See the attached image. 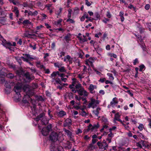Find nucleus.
<instances>
[{
    "label": "nucleus",
    "instance_id": "obj_1",
    "mask_svg": "<svg viewBox=\"0 0 151 151\" xmlns=\"http://www.w3.org/2000/svg\"><path fill=\"white\" fill-rule=\"evenodd\" d=\"M44 114L42 113L38 116L35 119V120L37 121H38L39 120L42 118V129L41 131V132L43 136H46L47 135V120L46 118L44 117Z\"/></svg>",
    "mask_w": 151,
    "mask_h": 151
},
{
    "label": "nucleus",
    "instance_id": "obj_2",
    "mask_svg": "<svg viewBox=\"0 0 151 151\" xmlns=\"http://www.w3.org/2000/svg\"><path fill=\"white\" fill-rule=\"evenodd\" d=\"M24 91L26 92V94L24 95L23 99V101L24 103L26 104L28 103V101H30L32 102V99L30 98L31 96L33 94L32 90L29 88V86L27 85H25L23 87Z\"/></svg>",
    "mask_w": 151,
    "mask_h": 151
},
{
    "label": "nucleus",
    "instance_id": "obj_3",
    "mask_svg": "<svg viewBox=\"0 0 151 151\" xmlns=\"http://www.w3.org/2000/svg\"><path fill=\"white\" fill-rule=\"evenodd\" d=\"M1 40L2 41V44L6 48L9 49L12 46H15L16 45V43L15 42H14L13 44L10 42L6 41L4 39L2 36L0 35Z\"/></svg>",
    "mask_w": 151,
    "mask_h": 151
},
{
    "label": "nucleus",
    "instance_id": "obj_4",
    "mask_svg": "<svg viewBox=\"0 0 151 151\" xmlns=\"http://www.w3.org/2000/svg\"><path fill=\"white\" fill-rule=\"evenodd\" d=\"M23 56L21 57V58L24 61L28 62L29 61L32 60H38V58L36 57L31 55L29 54H23Z\"/></svg>",
    "mask_w": 151,
    "mask_h": 151
},
{
    "label": "nucleus",
    "instance_id": "obj_5",
    "mask_svg": "<svg viewBox=\"0 0 151 151\" xmlns=\"http://www.w3.org/2000/svg\"><path fill=\"white\" fill-rule=\"evenodd\" d=\"M22 86L20 83H18L14 86V91L16 94L18 96V99H19L21 96L20 93L21 92Z\"/></svg>",
    "mask_w": 151,
    "mask_h": 151
},
{
    "label": "nucleus",
    "instance_id": "obj_6",
    "mask_svg": "<svg viewBox=\"0 0 151 151\" xmlns=\"http://www.w3.org/2000/svg\"><path fill=\"white\" fill-rule=\"evenodd\" d=\"M137 146L140 148L144 147V148H149V146L148 145L147 142L145 141L141 140L137 142Z\"/></svg>",
    "mask_w": 151,
    "mask_h": 151
},
{
    "label": "nucleus",
    "instance_id": "obj_7",
    "mask_svg": "<svg viewBox=\"0 0 151 151\" xmlns=\"http://www.w3.org/2000/svg\"><path fill=\"white\" fill-rule=\"evenodd\" d=\"M57 75H58L61 77L60 80L61 81L66 82L67 81V78L64 76V73H60L59 71L54 72L51 74L52 77H54Z\"/></svg>",
    "mask_w": 151,
    "mask_h": 151
},
{
    "label": "nucleus",
    "instance_id": "obj_8",
    "mask_svg": "<svg viewBox=\"0 0 151 151\" xmlns=\"http://www.w3.org/2000/svg\"><path fill=\"white\" fill-rule=\"evenodd\" d=\"M49 138L51 141L55 142L58 140V135L56 132H53L50 135Z\"/></svg>",
    "mask_w": 151,
    "mask_h": 151
},
{
    "label": "nucleus",
    "instance_id": "obj_9",
    "mask_svg": "<svg viewBox=\"0 0 151 151\" xmlns=\"http://www.w3.org/2000/svg\"><path fill=\"white\" fill-rule=\"evenodd\" d=\"M76 93L77 92L78 94L80 96L83 95L84 97H86L88 95V93L82 87L79 89H78V90H76Z\"/></svg>",
    "mask_w": 151,
    "mask_h": 151
},
{
    "label": "nucleus",
    "instance_id": "obj_10",
    "mask_svg": "<svg viewBox=\"0 0 151 151\" xmlns=\"http://www.w3.org/2000/svg\"><path fill=\"white\" fill-rule=\"evenodd\" d=\"M24 37H27L29 38H33L36 37V35L34 34L30 33L29 31H26L23 34Z\"/></svg>",
    "mask_w": 151,
    "mask_h": 151
},
{
    "label": "nucleus",
    "instance_id": "obj_11",
    "mask_svg": "<svg viewBox=\"0 0 151 151\" xmlns=\"http://www.w3.org/2000/svg\"><path fill=\"white\" fill-rule=\"evenodd\" d=\"M97 145L100 149H104V150L107 148L108 145L107 143H102L100 142L97 143Z\"/></svg>",
    "mask_w": 151,
    "mask_h": 151
},
{
    "label": "nucleus",
    "instance_id": "obj_12",
    "mask_svg": "<svg viewBox=\"0 0 151 151\" xmlns=\"http://www.w3.org/2000/svg\"><path fill=\"white\" fill-rule=\"evenodd\" d=\"M24 76L26 79L29 81H30L34 79V76L29 72L26 73L24 74Z\"/></svg>",
    "mask_w": 151,
    "mask_h": 151
},
{
    "label": "nucleus",
    "instance_id": "obj_13",
    "mask_svg": "<svg viewBox=\"0 0 151 151\" xmlns=\"http://www.w3.org/2000/svg\"><path fill=\"white\" fill-rule=\"evenodd\" d=\"M64 131L65 133H66L68 137L70 138V140L73 141V136L72 135V133L68 130L65 129Z\"/></svg>",
    "mask_w": 151,
    "mask_h": 151
},
{
    "label": "nucleus",
    "instance_id": "obj_14",
    "mask_svg": "<svg viewBox=\"0 0 151 151\" xmlns=\"http://www.w3.org/2000/svg\"><path fill=\"white\" fill-rule=\"evenodd\" d=\"M76 82L74 81L72 82V83L69 86V88L71 89V91L74 93H76V91L75 88L76 86Z\"/></svg>",
    "mask_w": 151,
    "mask_h": 151
},
{
    "label": "nucleus",
    "instance_id": "obj_15",
    "mask_svg": "<svg viewBox=\"0 0 151 151\" xmlns=\"http://www.w3.org/2000/svg\"><path fill=\"white\" fill-rule=\"evenodd\" d=\"M71 120L70 119L68 118L64 121V127L69 126L71 125Z\"/></svg>",
    "mask_w": 151,
    "mask_h": 151
},
{
    "label": "nucleus",
    "instance_id": "obj_16",
    "mask_svg": "<svg viewBox=\"0 0 151 151\" xmlns=\"http://www.w3.org/2000/svg\"><path fill=\"white\" fill-rule=\"evenodd\" d=\"M96 88V86L93 85L92 84H91L90 85L89 88L88 89L91 93H95V92L93 91L94 89Z\"/></svg>",
    "mask_w": 151,
    "mask_h": 151
},
{
    "label": "nucleus",
    "instance_id": "obj_17",
    "mask_svg": "<svg viewBox=\"0 0 151 151\" xmlns=\"http://www.w3.org/2000/svg\"><path fill=\"white\" fill-rule=\"evenodd\" d=\"M118 103V101L117 100V98L114 97L112 99V101L110 102V104L112 107H114L115 105L117 104Z\"/></svg>",
    "mask_w": 151,
    "mask_h": 151
},
{
    "label": "nucleus",
    "instance_id": "obj_18",
    "mask_svg": "<svg viewBox=\"0 0 151 151\" xmlns=\"http://www.w3.org/2000/svg\"><path fill=\"white\" fill-rule=\"evenodd\" d=\"M52 82H54V84L55 85H62V83L59 78H56L53 79Z\"/></svg>",
    "mask_w": 151,
    "mask_h": 151
},
{
    "label": "nucleus",
    "instance_id": "obj_19",
    "mask_svg": "<svg viewBox=\"0 0 151 151\" xmlns=\"http://www.w3.org/2000/svg\"><path fill=\"white\" fill-rule=\"evenodd\" d=\"M120 116L119 114V112L117 113L115 115L114 118V122L116 121H121V119H120Z\"/></svg>",
    "mask_w": 151,
    "mask_h": 151
},
{
    "label": "nucleus",
    "instance_id": "obj_20",
    "mask_svg": "<svg viewBox=\"0 0 151 151\" xmlns=\"http://www.w3.org/2000/svg\"><path fill=\"white\" fill-rule=\"evenodd\" d=\"M90 64V65L92 68L94 67V65L93 63L94 62V59L93 57H90L88 60Z\"/></svg>",
    "mask_w": 151,
    "mask_h": 151
},
{
    "label": "nucleus",
    "instance_id": "obj_21",
    "mask_svg": "<svg viewBox=\"0 0 151 151\" xmlns=\"http://www.w3.org/2000/svg\"><path fill=\"white\" fill-rule=\"evenodd\" d=\"M72 58L69 55H67L64 57V61L65 62L68 61L70 63L71 62Z\"/></svg>",
    "mask_w": 151,
    "mask_h": 151
},
{
    "label": "nucleus",
    "instance_id": "obj_22",
    "mask_svg": "<svg viewBox=\"0 0 151 151\" xmlns=\"http://www.w3.org/2000/svg\"><path fill=\"white\" fill-rule=\"evenodd\" d=\"M77 38L79 40L81 43H83L85 42H87L88 40L86 38H82V36H77Z\"/></svg>",
    "mask_w": 151,
    "mask_h": 151
},
{
    "label": "nucleus",
    "instance_id": "obj_23",
    "mask_svg": "<svg viewBox=\"0 0 151 151\" xmlns=\"http://www.w3.org/2000/svg\"><path fill=\"white\" fill-rule=\"evenodd\" d=\"M7 70L6 68H1V69L0 70V75L5 76L6 74Z\"/></svg>",
    "mask_w": 151,
    "mask_h": 151
},
{
    "label": "nucleus",
    "instance_id": "obj_24",
    "mask_svg": "<svg viewBox=\"0 0 151 151\" xmlns=\"http://www.w3.org/2000/svg\"><path fill=\"white\" fill-rule=\"evenodd\" d=\"M91 100L93 103L94 106H96L97 105H98L99 103V101L98 100H96L95 99H93L92 98H91Z\"/></svg>",
    "mask_w": 151,
    "mask_h": 151
},
{
    "label": "nucleus",
    "instance_id": "obj_25",
    "mask_svg": "<svg viewBox=\"0 0 151 151\" xmlns=\"http://www.w3.org/2000/svg\"><path fill=\"white\" fill-rule=\"evenodd\" d=\"M95 147L92 144H90L88 147L87 150L88 151H92L94 149Z\"/></svg>",
    "mask_w": 151,
    "mask_h": 151
},
{
    "label": "nucleus",
    "instance_id": "obj_26",
    "mask_svg": "<svg viewBox=\"0 0 151 151\" xmlns=\"http://www.w3.org/2000/svg\"><path fill=\"white\" fill-rule=\"evenodd\" d=\"M58 115L60 117H62L66 115V113L63 111L62 110L59 112L58 113Z\"/></svg>",
    "mask_w": 151,
    "mask_h": 151
},
{
    "label": "nucleus",
    "instance_id": "obj_27",
    "mask_svg": "<svg viewBox=\"0 0 151 151\" xmlns=\"http://www.w3.org/2000/svg\"><path fill=\"white\" fill-rule=\"evenodd\" d=\"M36 66H37L39 68H40V69H44L45 68L44 66L42 65L40 61H37L36 62Z\"/></svg>",
    "mask_w": 151,
    "mask_h": 151
},
{
    "label": "nucleus",
    "instance_id": "obj_28",
    "mask_svg": "<svg viewBox=\"0 0 151 151\" xmlns=\"http://www.w3.org/2000/svg\"><path fill=\"white\" fill-rule=\"evenodd\" d=\"M12 84V83H10V82L6 81L5 84V86L6 88L10 89L11 88V85Z\"/></svg>",
    "mask_w": 151,
    "mask_h": 151
},
{
    "label": "nucleus",
    "instance_id": "obj_29",
    "mask_svg": "<svg viewBox=\"0 0 151 151\" xmlns=\"http://www.w3.org/2000/svg\"><path fill=\"white\" fill-rule=\"evenodd\" d=\"M13 12L15 13L16 17H18L19 15V11L18 8L17 7H14Z\"/></svg>",
    "mask_w": 151,
    "mask_h": 151
},
{
    "label": "nucleus",
    "instance_id": "obj_30",
    "mask_svg": "<svg viewBox=\"0 0 151 151\" xmlns=\"http://www.w3.org/2000/svg\"><path fill=\"white\" fill-rule=\"evenodd\" d=\"M124 13L123 11H120L119 12V16L121 17V20L122 22H123L124 20Z\"/></svg>",
    "mask_w": 151,
    "mask_h": 151
},
{
    "label": "nucleus",
    "instance_id": "obj_31",
    "mask_svg": "<svg viewBox=\"0 0 151 151\" xmlns=\"http://www.w3.org/2000/svg\"><path fill=\"white\" fill-rule=\"evenodd\" d=\"M102 122H103L105 124H107L108 123V121L107 119L104 117V116H102L101 118V119Z\"/></svg>",
    "mask_w": 151,
    "mask_h": 151
},
{
    "label": "nucleus",
    "instance_id": "obj_32",
    "mask_svg": "<svg viewBox=\"0 0 151 151\" xmlns=\"http://www.w3.org/2000/svg\"><path fill=\"white\" fill-rule=\"evenodd\" d=\"M59 71L60 72L63 73L66 72V70L64 66H61L58 69Z\"/></svg>",
    "mask_w": 151,
    "mask_h": 151
},
{
    "label": "nucleus",
    "instance_id": "obj_33",
    "mask_svg": "<svg viewBox=\"0 0 151 151\" xmlns=\"http://www.w3.org/2000/svg\"><path fill=\"white\" fill-rule=\"evenodd\" d=\"M63 21V19H58L57 21L55 22V24L57 26L58 25H61V22Z\"/></svg>",
    "mask_w": 151,
    "mask_h": 151
},
{
    "label": "nucleus",
    "instance_id": "obj_34",
    "mask_svg": "<svg viewBox=\"0 0 151 151\" xmlns=\"http://www.w3.org/2000/svg\"><path fill=\"white\" fill-rule=\"evenodd\" d=\"M6 21V19L4 17H0V23L4 24Z\"/></svg>",
    "mask_w": 151,
    "mask_h": 151
},
{
    "label": "nucleus",
    "instance_id": "obj_35",
    "mask_svg": "<svg viewBox=\"0 0 151 151\" xmlns=\"http://www.w3.org/2000/svg\"><path fill=\"white\" fill-rule=\"evenodd\" d=\"M83 87L82 86L81 84L80 83H78L77 84H76L75 88L76 90H78V89H80L81 88Z\"/></svg>",
    "mask_w": 151,
    "mask_h": 151
},
{
    "label": "nucleus",
    "instance_id": "obj_36",
    "mask_svg": "<svg viewBox=\"0 0 151 151\" xmlns=\"http://www.w3.org/2000/svg\"><path fill=\"white\" fill-rule=\"evenodd\" d=\"M107 75L109 77V79L111 80H113L114 78L112 74L110 73H107Z\"/></svg>",
    "mask_w": 151,
    "mask_h": 151
},
{
    "label": "nucleus",
    "instance_id": "obj_37",
    "mask_svg": "<svg viewBox=\"0 0 151 151\" xmlns=\"http://www.w3.org/2000/svg\"><path fill=\"white\" fill-rule=\"evenodd\" d=\"M7 77L10 79H12L14 77L13 74L11 73H9L6 75Z\"/></svg>",
    "mask_w": 151,
    "mask_h": 151
},
{
    "label": "nucleus",
    "instance_id": "obj_38",
    "mask_svg": "<svg viewBox=\"0 0 151 151\" xmlns=\"http://www.w3.org/2000/svg\"><path fill=\"white\" fill-rule=\"evenodd\" d=\"M22 24L24 25H28L31 24V22L28 20H25L22 22Z\"/></svg>",
    "mask_w": 151,
    "mask_h": 151
},
{
    "label": "nucleus",
    "instance_id": "obj_39",
    "mask_svg": "<svg viewBox=\"0 0 151 151\" xmlns=\"http://www.w3.org/2000/svg\"><path fill=\"white\" fill-rule=\"evenodd\" d=\"M85 4L88 6H90L93 3L92 1H89L88 0H85Z\"/></svg>",
    "mask_w": 151,
    "mask_h": 151
},
{
    "label": "nucleus",
    "instance_id": "obj_40",
    "mask_svg": "<svg viewBox=\"0 0 151 151\" xmlns=\"http://www.w3.org/2000/svg\"><path fill=\"white\" fill-rule=\"evenodd\" d=\"M62 64L61 63H59L58 62L55 63L54 65L56 67L58 68H60L62 65Z\"/></svg>",
    "mask_w": 151,
    "mask_h": 151
},
{
    "label": "nucleus",
    "instance_id": "obj_41",
    "mask_svg": "<svg viewBox=\"0 0 151 151\" xmlns=\"http://www.w3.org/2000/svg\"><path fill=\"white\" fill-rule=\"evenodd\" d=\"M95 14L96 16V19H95V20H97L99 19H100V15L99 14V13L98 12L96 13Z\"/></svg>",
    "mask_w": 151,
    "mask_h": 151
},
{
    "label": "nucleus",
    "instance_id": "obj_42",
    "mask_svg": "<svg viewBox=\"0 0 151 151\" xmlns=\"http://www.w3.org/2000/svg\"><path fill=\"white\" fill-rule=\"evenodd\" d=\"M70 38V35L68 34L64 37V39L67 42L69 40Z\"/></svg>",
    "mask_w": 151,
    "mask_h": 151
},
{
    "label": "nucleus",
    "instance_id": "obj_43",
    "mask_svg": "<svg viewBox=\"0 0 151 151\" xmlns=\"http://www.w3.org/2000/svg\"><path fill=\"white\" fill-rule=\"evenodd\" d=\"M108 55L111 57H113L114 58H116L117 57L116 55L112 53H109L108 54Z\"/></svg>",
    "mask_w": 151,
    "mask_h": 151
},
{
    "label": "nucleus",
    "instance_id": "obj_44",
    "mask_svg": "<svg viewBox=\"0 0 151 151\" xmlns=\"http://www.w3.org/2000/svg\"><path fill=\"white\" fill-rule=\"evenodd\" d=\"M88 108H90L91 107H92L93 108H94V106L92 102L91 101V102L88 105Z\"/></svg>",
    "mask_w": 151,
    "mask_h": 151
},
{
    "label": "nucleus",
    "instance_id": "obj_45",
    "mask_svg": "<svg viewBox=\"0 0 151 151\" xmlns=\"http://www.w3.org/2000/svg\"><path fill=\"white\" fill-rule=\"evenodd\" d=\"M99 127V124L97 123L96 124H94L93 126H92V130H94V129H98Z\"/></svg>",
    "mask_w": 151,
    "mask_h": 151
},
{
    "label": "nucleus",
    "instance_id": "obj_46",
    "mask_svg": "<svg viewBox=\"0 0 151 151\" xmlns=\"http://www.w3.org/2000/svg\"><path fill=\"white\" fill-rule=\"evenodd\" d=\"M65 54V52H64L62 51L60 53L58 54V55L60 56V58L62 57L63 56H64Z\"/></svg>",
    "mask_w": 151,
    "mask_h": 151
},
{
    "label": "nucleus",
    "instance_id": "obj_47",
    "mask_svg": "<svg viewBox=\"0 0 151 151\" xmlns=\"http://www.w3.org/2000/svg\"><path fill=\"white\" fill-rule=\"evenodd\" d=\"M92 126L91 124H90L88 126V128H87V131H88L90 130H91V131H93V130H92Z\"/></svg>",
    "mask_w": 151,
    "mask_h": 151
},
{
    "label": "nucleus",
    "instance_id": "obj_48",
    "mask_svg": "<svg viewBox=\"0 0 151 151\" xmlns=\"http://www.w3.org/2000/svg\"><path fill=\"white\" fill-rule=\"evenodd\" d=\"M82 111L81 112V115L83 116H84L87 115V114L86 113V112L83 110V109H82Z\"/></svg>",
    "mask_w": 151,
    "mask_h": 151
},
{
    "label": "nucleus",
    "instance_id": "obj_49",
    "mask_svg": "<svg viewBox=\"0 0 151 151\" xmlns=\"http://www.w3.org/2000/svg\"><path fill=\"white\" fill-rule=\"evenodd\" d=\"M67 22H69L70 23H74L75 22V21L70 18H68L67 20Z\"/></svg>",
    "mask_w": 151,
    "mask_h": 151
},
{
    "label": "nucleus",
    "instance_id": "obj_50",
    "mask_svg": "<svg viewBox=\"0 0 151 151\" xmlns=\"http://www.w3.org/2000/svg\"><path fill=\"white\" fill-rule=\"evenodd\" d=\"M138 128L140 131H142L143 130L144 128V126L142 124H139Z\"/></svg>",
    "mask_w": 151,
    "mask_h": 151
},
{
    "label": "nucleus",
    "instance_id": "obj_51",
    "mask_svg": "<svg viewBox=\"0 0 151 151\" xmlns=\"http://www.w3.org/2000/svg\"><path fill=\"white\" fill-rule=\"evenodd\" d=\"M106 16L109 18H110L111 17V15L110 14L109 11H108L106 12Z\"/></svg>",
    "mask_w": 151,
    "mask_h": 151
},
{
    "label": "nucleus",
    "instance_id": "obj_52",
    "mask_svg": "<svg viewBox=\"0 0 151 151\" xmlns=\"http://www.w3.org/2000/svg\"><path fill=\"white\" fill-rule=\"evenodd\" d=\"M141 47L143 51H146V47L145 45L143 44L142 43V44H141Z\"/></svg>",
    "mask_w": 151,
    "mask_h": 151
},
{
    "label": "nucleus",
    "instance_id": "obj_53",
    "mask_svg": "<svg viewBox=\"0 0 151 151\" xmlns=\"http://www.w3.org/2000/svg\"><path fill=\"white\" fill-rule=\"evenodd\" d=\"M52 125L51 124L48 125V132L52 130Z\"/></svg>",
    "mask_w": 151,
    "mask_h": 151
},
{
    "label": "nucleus",
    "instance_id": "obj_54",
    "mask_svg": "<svg viewBox=\"0 0 151 151\" xmlns=\"http://www.w3.org/2000/svg\"><path fill=\"white\" fill-rule=\"evenodd\" d=\"M62 10V8H60L59 9V10H58L56 13V14L57 15H58V16H59L61 13V12Z\"/></svg>",
    "mask_w": 151,
    "mask_h": 151
},
{
    "label": "nucleus",
    "instance_id": "obj_55",
    "mask_svg": "<svg viewBox=\"0 0 151 151\" xmlns=\"http://www.w3.org/2000/svg\"><path fill=\"white\" fill-rule=\"evenodd\" d=\"M29 47L33 50H35L36 49V45L34 43H33V45L32 44H30L29 45Z\"/></svg>",
    "mask_w": 151,
    "mask_h": 151
},
{
    "label": "nucleus",
    "instance_id": "obj_56",
    "mask_svg": "<svg viewBox=\"0 0 151 151\" xmlns=\"http://www.w3.org/2000/svg\"><path fill=\"white\" fill-rule=\"evenodd\" d=\"M84 96L83 97H81V99L82 101H84L83 104H86L87 102V101L86 98L84 97Z\"/></svg>",
    "mask_w": 151,
    "mask_h": 151
},
{
    "label": "nucleus",
    "instance_id": "obj_57",
    "mask_svg": "<svg viewBox=\"0 0 151 151\" xmlns=\"http://www.w3.org/2000/svg\"><path fill=\"white\" fill-rule=\"evenodd\" d=\"M110 133L108 135V137L112 138L114 137V134L111 131L109 132Z\"/></svg>",
    "mask_w": 151,
    "mask_h": 151
},
{
    "label": "nucleus",
    "instance_id": "obj_58",
    "mask_svg": "<svg viewBox=\"0 0 151 151\" xmlns=\"http://www.w3.org/2000/svg\"><path fill=\"white\" fill-rule=\"evenodd\" d=\"M57 30H58L59 31H61L62 33H63L65 30V29L62 28H59L57 29Z\"/></svg>",
    "mask_w": 151,
    "mask_h": 151
},
{
    "label": "nucleus",
    "instance_id": "obj_59",
    "mask_svg": "<svg viewBox=\"0 0 151 151\" xmlns=\"http://www.w3.org/2000/svg\"><path fill=\"white\" fill-rule=\"evenodd\" d=\"M139 71H142L143 69L145 67V66L143 65H142L139 66Z\"/></svg>",
    "mask_w": 151,
    "mask_h": 151
},
{
    "label": "nucleus",
    "instance_id": "obj_60",
    "mask_svg": "<svg viewBox=\"0 0 151 151\" xmlns=\"http://www.w3.org/2000/svg\"><path fill=\"white\" fill-rule=\"evenodd\" d=\"M148 121L149 122L148 126L150 128H151V117L150 118L148 119Z\"/></svg>",
    "mask_w": 151,
    "mask_h": 151
},
{
    "label": "nucleus",
    "instance_id": "obj_61",
    "mask_svg": "<svg viewBox=\"0 0 151 151\" xmlns=\"http://www.w3.org/2000/svg\"><path fill=\"white\" fill-rule=\"evenodd\" d=\"M93 112L96 116H98L99 114V111L96 110H95L93 111Z\"/></svg>",
    "mask_w": 151,
    "mask_h": 151
},
{
    "label": "nucleus",
    "instance_id": "obj_62",
    "mask_svg": "<svg viewBox=\"0 0 151 151\" xmlns=\"http://www.w3.org/2000/svg\"><path fill=\"white\" fill-rule=\"evenodd\" d=\"M109 21V19L108 18H104V19L103 20V22L105 23H106L107 22Z\"/></svg>",
    "mask_w": 151,
    "mask_h": 151
},
{
    "label": "nucleus",
    "instance_id": "obj_63",
    "mask_svg": "<svg viewBox=\"0 0 151 151\" xmlns=\"http://www.w3.org/2000/svg\"><path fill=\"white\" fill-rule=\"evenodd\" d=\"M83 16L85 18L87 19H88L89 17L88 15L87 14L86 12L84 13L83 14Z\"/></svg>",
    "mask_w": 151,
    "mask_h": 151
},
{
    "label": "nucleus",
    "instance_id": "obj_64",
    "mask_svg": "<svg viewBox=\"0 0 151 151\" xmlns=\"http://www.w3.org/2000/svg\"><path fill=\"white\" fill-rule=\"evenodd\" d=\"M112 138L108 137L106 139V140L107 141L108 143H109L111 142V140Z\"/></svg>",
    "mask_w": 151,
    "mask_h": 151
}]
</instances>
